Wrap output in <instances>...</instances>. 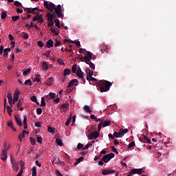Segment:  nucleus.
<instances>
[{"label": "nucleus", "instance_id": "nucleus-1", "mask_svg": "<svg viewBox=\"0 0 176 176\" xmlns=\"http://www.w3.org/2000/svg\"><path fill=\"white\" fill-rule=\"evenodd\" d=\"M98 85L101 93H105V91H108V90H109L112 86V83L107 80H100L98 82Z\"/></svg>", "mask_w": 176, "mask_h": 176}, {"label": "nucleus", "instance_id": "nucleus-2", "mask_svg": "<svg viewBox=\"0 0 176 176\" xmlns=\"http://www.w3.org/2000/svg\"><path fill=\"white\" fill-rule=\"evenodd\" d=\"M44 6L46 8V9H48V10H50L52 13H54V10L56 9V5L53 3L47 2V1H44Z\"/></svg>", "mask_w": 176, "mask_h": 176}, {"label": "nucleus", "instance_id": "nucleus-3", "mask_svg": "<svg viewBox=\"0 0 176 176\" xmlns=\"http://www.w3.org/2000/svg\"><path fill=\"white\" fill-rule=\"evenodd\" d=\"M54 12L57 14L58 19H63L64 17V14H63V8H61V5H58L55 7Z\"/></svg>", "mask_w": 176, "mask_h": 176}, {"label": "nucleus", "instance_id": "nucleus-4", "mask_svg": "<svg viewBox=\"0 0 176 176\" xmlns=\"http://www.w3.org/2000/svg\"><path fill=\"white\" fill-rule=\"evenodd\" d=\"M80 60L82 61H84V63H90V60H93V54L90 52H87V54L84 56L80 58Z\"/></svg>", "mask_w": 176, "mask_h": 176}, {"label": "nucleus", "instance_id": "nucleus-5", "mask_svg": "<svg viewBox=\"0 0 176 176\" xmlns=\"http://www.w3.org/2000/svg\"><path fill=\"white\" fill-rule=\"evenodd\" d=\"M115 157V154L113 153H111L109 154L105 155L102 158V160L104 163H108L111 159H113Z\"/></svg>", "mask_w": 176, "mask_h": 176}, {"label": "nucleus", "instance_id": "nucleus-6", "mask_svg": "<svg viewBox=\"0 0 176 176\" xmlns=\"http://www.w3.org/2000/svg\"><path fill=\"white\" fill-rule=\"evenodd\" d=\"M24 11L26 12V13L28 14L32 13V14H36V12H39V8H38V7L34 8H24Z\"/></svg>", "mask_w": 176, "mask_h": 176}, {"label": "nucleus", "instance_id": "nucleus-7", "mask_svg": "<svg viewBox=\"0 0 176 176\" xmlns=\"http://www.w3.org/2000/svg\"><path fill=\"white\" fill-rule=\"evenodd\" d=\"M100 137V133L98 131H94L91 133L89 135H88L87 138L88 140H96V138H98Z\"/></svg>", "mask_w": 176, "mask_h": 176}, {"label": "nucleus", "instance_id": "nucleus-8", "mask_svg": "<svg viewBox=\"0 0 176 176\" xmlns=\"http://www.w3.org/2000/svg\"><path fill=\"white\" fill-rule=\"evenodd\" d=\"M48 23L47 25L49 27H53L54 25V22L53 21V16H52V13L47 14Z\"/></svg>", "mask_w": 176, "mask_h": 176}, {"label": "nucleus", "instance_id": "nucleus-9", "mask_svg": "<svg viewBox=\"0 0 176 176\" xmlns=\"http://www.w3.org/2000/svg\"><path fill=\"white\" fill-rule=\"evenodd\" d=\"M38 21V23H45V19H43L42 15H39L38 12L36 14V16H35L32 19V21Z\"/></svg>", "mask_w": 176, "mask_h": 176}, {"label": "nucleus", "instance_id": "nucleus-10", "mask_svg": "<svg viewBox=\"0 0 176 176\" xmlns=\"http://www.w3.org/2000/svg\"><path fill=\"white\" fill-rule=\"evenodd\" d=\"M1 159L3 160V162H6V159H8V151L6 149L2 151Z\"/></svg>", "mask_w": 176, "mask_h": 176}, {"label": "nucleus", "instance_id": "nucleus-11", "mask_svg": "<svg viewBox=\"0 0 176 176\" xmlns=\"http://www.w3.org/2000/svg\"><path fill=\"white\" fill-rule=\"evenodd\" d=\"M79 81L77 79H73L67 85L68 87H72V86H78Z\"/></svg>", "mask_w": 176, "mask_h": 176}, {"label": "nucleus", "instance_id": "nucleus-12", "mask_svg": "<svg viewBox=\"0 0 176 176\" xmlns=\"http://www.w3.org/2000/svg\"><path fill=\"white\" fill-rule=\"evenodd\" d=\"M20 94V91H16L14 94V98L12 101V104H16V101H19V95Z\"/></svg>", "mask_w": 176, "mask_h": 176}, {"label": "nucleus", "instance_id": "nucleus-13", "mask_svg": "<svg viewBox=\"0 0 176 176\" xmlns=\"http://www.w3.org/2000/svg\"><path fill=\"white\" fill-rule=\"evenodd\" d=\"M113 173H116L115 170L107 169V170H104L102 172V174L103 175H109V174H113Z\"/></svg>", "mask_w": 176, "mask_h": 176}, {"label": "nucleus", "instance_id": "nucleus-14", "mask_svg": "<svg viewBox=\"0 0 176 176\" xmlns=\"http://www.w3.org/2000/svg\"><path fill=\"white\" fill-rule=\"evenodd\" d=\"M132 171L133 173V174H138V175H141V174H142V171H144V169L142 168H133L132 169Z\"/></svg>", "mask_w": 176, "mask_h": 176}, {"label": "nucleus", "instance_id": "nucleus-15", "mask_svg": "<svg viewBox=\"0 0 176 176\" xmlns=\"http://www.w3.org/2000/svg\"><path fill=\"white\" fill-rule=\"evenodd\" d=\"M76 76L80 78V79H81V80L83 81V84L85 85V83H86V80L85 79V78H83V72H76Z\"/></svg>", "mask_w": 176, "mask_h": 176}, {"label": "nucleus", "instance_id": "nucleus-16", "mask_svg": "<svg viewBox=\"0 0 176 176\" xmlns=\"http://www.w3.org/2000/svg\"><path fill=\"white\" fill-rule=\"evenodd\" d=\"M25 134H30V133L27 132V131H23L22 133L19 134V140L21 142L22 141L21 138H25Z\"/></svg>", "mask_w": 176, "mask_h": 176}, {"label": "nucleus", "instance_id": "nucleus-17", "mask_svg": "<svg viewBox=\"0 0 176 176\" xmlns=\"http://www.w3.org/2000/svg\"><path fill=\"white\" fill-rule=\"evenodd\" d=\"M45 47H48L49 49H50V47H53V40L52 38L47 41Z\"/></svg>", "mask_w": 176, "mask_h": 176}, {"label": "nucleus", "instance_id": "nucleus-18", "mask_svg": "<svg viewBox=\"0 0 176 176\" xmlns=\"http://www.w3.org/2000/svg\"><path fill=\"white\" fill-rule=\"evenodd\" d=\"M15 118V121L16 124H18V126H19L20 127H21V126H23V122H21V120L19 118H17V116H14Z\"/></svg>", "mask_w": 176, "mask_h": 176}, {"label": "nucleus", "instance_id": "nucleus-19", "mask_svg": "<svg viewBox=\"0 0 176 176\" xmlns=\"http://www.w3.org/2000/svg\"><path fill=\"white\" fill-rule=\"evenodd\" d=\"M41 67L44 71H47V69L49 68V66L47 65V62H43Z\"/></svg>", "mask_w": 176, "mask_h": 176}, {"label": "nucleus", "instance_id": "nucleus-20", "mask_svg": "<svg viewBox=\"0 0 176 176\" xmlns=\"http://www.w3.org/2000/svg\"><path fill=\"white\" fill-rule=\"evenodd\" d=\"M22 105H23V103L21 102V100H19V102L16 105L17 109H19V111H24V108L21 107Z\"/></svg>", "mask_w": 176, "mask_h": 176}, {"label": "nucleus", "instance_id": "nucleus-21", "mask_svg": "<svg viewBox=\"0 0 176 176\" xmlns=\"http://www.w3.org/2000/svg\"><path fill=\"white\" fill-rule=\"evenodd\" d=\"M46 85H47V86H52V85H53V77H50L47 80Z\"/></svg>", "mask_w": 176, "mask_h": 176}, {"label": "nucleus", "instance_id": "nucleus-22", "mask_svg": "<svg viewBox=\"0 0 176 176\" xmlns=\"http://www.w3.org/2000/svg\"><path fill=\"white\" fill-rule=\"evenodd\" d=\"M113 137L116 138H122L123 136L122 135V133L115 131L113 133Z\"/></svg>", "mask_w": 176, "mask_h": 176}, {"label": "nucleus", "instance_id": "nucleus-23", "mask_svg": "<svg viewBox=\"0 0 176 176\" xmlns=\"http://www.w3.org/2000/svg\"><path fill=\"white\" fill-rule=\"evenodd\" d=\"M12 105L11 104V106H7V111H8V113L10 116H12V113L13 112V110L12 109Z\"/></svg>", "mask_w": 176, "mask_h": 176}, {"label": "nucleus", "instance_id": "nucleus-24", "mask_svg": "<svg viewBox=\"0 0 176 176\" xmlns=\"http://www.w3.org/2000/svg\"><path fill=\"white\" fill-rule=\"evenodd\" d=\"M64 76H67V75H71V70L68 68L64 69L63 72Z\"/></svg>", "mask_w": 176, "mask_h": 176}, {"label": "nucleus", "instance_id": "nucleus-25", "mask_svg": "<svg viewBox=\"0 0 176 176\" xmlns=\"http://www.w3.org/2000/svg\"><path fill=\"white\" fill-rule=\"evenodd\" d=\"M12 166L14 171H19V165L17 164L16 162H13V164H12Z\"/></svg>", "mask_w": 176, "mask_h": 176}, {"label": "nucleus", "instance_id": "nucleus-26", "mask_svg": "<svg viewBox=\"0 0 176 176\" xmlns=\"http://www.w3.org/2000/svg\"><path fill=\"white\" fill-rule=\"evenodd\" d=\"M7 98L8 99V102L10 106H12V101H13V99L12 98V94H8Z\"/></svg>", "mask_w": 176, "mask_h": 176}, {"label": "nucleus", "instance_id": "nucleus-27", "mask_svg": "<svg viewBox=\"0 0 176 176\" xmlns=\"http://www.w3.org/2000/svg\"><path fill=\"white\" fill-rule=\"evenodd\" d=\"M84 111L88 113H91V109H90V107H89V105L84 106Z\"/></svg>", "mask_w": 176, "mask_h": 176}, {"label": "nucleus", "instance_id": "nucleus-28", "mask_svg": "<svg viewBox=\"0 0 176 176\" xmlns=\"http://www.w3.org/2000/svg\"><path fill=\"white\" fill-rule=\"evenodd\" d=\"M12 49L10 48H6L3 50V56L4 57H8V52H11Z\"/></svg>", "mask_w": 176, "mask_h": 176}, {"label": "nucleus", "instance_id": "nucleus-29", "mask_svg": "<svg viewBox=\"0 0 176 176\" xmlns=\"http://www.w3.org/2000/svg\"><path fill=\"white\" fill-rule=\"evenodd\" d=\"M56 142L58 145H59V146H63V145H64V144L63 143V140L60 138H56Z\"/></svg>", "mask_w": 176, "mask_h": 176}, {"label": "nucleus", "instance_id": "nucleus-30", "mask_svg": "<svg viewBox=\"0 0 176 176\" xmlns=\"http://www.w3.org/2000/svg\"><path fill=\"white\" fill-rule=\"evenodd\" d=\"M148 138L145 135H142V138H139V140L141 141V142H144V144L146 143V140Z\"/></svg>", "mask_w": 176, "mask_h": 176}, {"label": "nucleus", "instance_id": "nucleus-31", "mask_svg": "<svg viewBox=\"0 0 176 176\" xmlns=\"http://www.w3.org/2000/svg\"><path fill=\"white\" fill-rule=\"evenodd\" d=\"M31 101H32L33 102H36V104H37V105H39V102H38L37 99H36V96H33L30 98Z\"/></svg>", "mask_w": 176, "mask_h": 176}, {"label": "nucleus", "instance_id": "nucleus-32", "mask_svg": "<svg viewBox=\"0 0 176 176\" xmlns=\"http://www.w3.org/2000/svg\"><path fill=\"white\" fill-rule=\"evenodd\" d=\"M54 23L57 28H61V26H60V20L58 19H54Z\"/></svg>", "mask_w": 176, "mask_h": 176}, {"label": "nucleus", "instance_id": "nucleus-33", "mask_svg": "<svg viewBox=\"0 0 176 176\" xmlns=\"http://www.w3.org/2000/svg\"><path fill=\"white\" fill-rule=\"evenodd\" d=\"M84 159V157H80L78 159L76 160V162L74 163V165L76 166L79 164V163H80V162H82V160H83Z\"/></svg>", "mask_w": 176, "mask_h": 176}, {"label": "nucleus", "instance_id": "nucleus-34", "mask_svg": "<svg viewBox=\"0 0 176 176\" xmlns=\"http://www.w3.org/2000/svg\"><path fill=\"white\" fill-rule=\"evenodd\" d=\"M76 69H78V65L76 64L73 65L72 68L73 74H76Z\"/></svg>", "mask_w": 176, "mask_h": 176}, {"label": "nucleus", "instance_id": "nucleus-35", "mask_svg": "<svg viewBox=\"0 0 176 176\" xmlns=\"http://www.w3.org/2000/svg\"><path fill=\"white\" fill-rule=\"evenodd\" d=\"M86 64H87L88 65H89L90 68L91 69H96V65H94V63H91V62H88L86 63Z\"/></svg>", "mask_w": 176, "mask_h": 176}, {"label": "nucleus", "instance_id": "nucleus-36", "mask_svg": "<svg viewBox=\"0 0 176 176\" xmlns=\"http://www.w3.org/2000/svg\"><path fill=\"white\" fill-rule=\"evenodd\" d=\"M53 163H54V164H58V163H60V157H55L54 158Z\"/></svg>", "mask_w": 176, "mask_h": 176}, {"label": "nucleus", "instance_id": "nucleus-37", "mask_svg": "<svg viewBox=\"0 0 176 176\" xmlns=\"http://www.w3.org/2000/svg\"><path fill=\"white\" fill-rule=\"evenodd\" d=\"M111 122L110 120H109V121H104V122H103V127H107V126H111Z\"/></svg>", "mask_w": 176, "mask_h": 176}, {"label": "nucleus", "instance_id": "nucleus-38", "mask_svg": "<svg viewBox=\"0 0 176 176\" xmlns=\"http://www.w3.org/2000/svg\"><path fill=\"white\" fill-rule=\"evenodd\" d=\"M47 131H48V133H50L51 134H54L55 131H54L53 127L48 126L47 127Z\"/></svg>", "mask_w": 176, "mask_h": 176}, {"label": "nucleus", "instance_id": "nucleus-39", "mask_svg": "<svg viewBox=\"0 0 176 176\" xmlns=\"http://www.w3.org/2000/svg\"><path fill=\"white\" fill-rule=\"evenodd\" d=\"M30 72H31V69H28L26 71H24L23 72V76H28V75H30Z\"/></svg>", "mask_w": 176, "mask_h": 176}, {"label": "nucleus", "instance_id": "nucleus-40", "mask_svg": "<svg viewBox=\"0 0 176 176\" xmlns=\"http://www.w3.org/2000/svg\"><path fill=\"white\" fill-rule=\"evenodd\" d=\"M60 108H62V109H67V108H69V104L64 103L61 105Z\"/></svg>", "mask_w": 176, "mask_h": 176}, {"label": "nucleus", "instance_id": "nucleus-41", "mask_svg": "<svg viewBox=\"0 0 176 176\" xmlns=\"http://www.w3.org/2000/svg\"><path fill=\"white\" fill-rule=\"evenodd\" d=\"M128 132H129V129H127L120 130V133H121L122 137H123V135H124V134H126V133H128Z\"/></svg>", "mask_w": 176, "mask_h": 176}, {"label": "nucleus", "instance_id": "nucleus-42", "mask_svg": "<svg viewBox=\"0 0 176 176\" xmlns=\"http://www.w3.org/2000/svg\"><path fill=\"white\" fill-rule=\"evenodd\" d=\"M41 107H46V102L45 101V97L41 98Z\"/></svg>", "mask_w": 176, "mask_h": 176}, {"label": "nucleus", "instance_id": "nucleus-43", "mask_svg": "<svg viewBox=\"0 0 176 176\" xmlns=\"http://www.w3.org/2000/svg\"><path fill=\"white\" fill-rule=\"evenodd\" d=\"M14 6H16V8H20L21 6H23V4H21V3H20L19 1H16L14 3Z\"/></svg>", "mask_w": 176, "mask_h": 176}, {"label": "nucleus", "instance_id": "nucleus-44", "mask_svg": "<svg viewBox=\"0 0 176 176\" xmlns=\"http://www.w3.org/2000/svg\"><path fill=\"white\" fill-rule=\"evenodd\" d=\"M12 21L16 22L17 20H20V16H12Z\"/></svg>", "mask_w": 176, "mask_h": 176}, {"label": "nucleus", "instance_id": "nucleus-45", "mask_svg": "<svg viewBox=\"0 0 176 176\" xmlns=\"http://www.w3.org/2000/svg\"><path fill=\"white\" fill-rule=\"evenodd\" d=\"M51 31L53 34H54V35H58V30L57 28H51Z\"/></svg>", "mask_w": 176, "mask_h": 176}, {"label": "nucleus", "instance_id": "nucleus-46", "mask_svg": "<svg viewBox=\"0 0 176 176\" xmlns=\"http://www.w3.org/2000/svg\"><path fill=\"white\" fill-rule=\"evenodd\" d=\"M92 144L91 143H88L85 145V147L82 148V151H86V149H89L90 146H91Z\"/></svg>", "mask_w": 176, "mask_h": 176}, {"label": "nucleus", "instance_id": "nucleus-47", "mask_svg": "<svg viewBox=\"0 0 176 176\" xmlns=\"http://www.w3.org/2000/svg\"><path fill=\"white\" fill-rule=\"evenodd\" d=\"M72 120V118L69 117L67 120L65 122V126H69V124H71V122Z\"/></svg>", "mask_w": 176, "mask_h": 176}, {"label": "nucleus", "instance_id": "nucleus-48", "mask_svg": "<svg viewBox=\"0 0 176 176\" xmlns=\"http://www.w3.org/2000/svg\"><path fill=\"white\" fill-rule=\"evenodd\" d=\"M6 16H8V14L6 13V12H3L1 15V19L2 20H5V19H6Z\"/></svg>", "mask_w": 176, "mask_h": 176}, {"label": "nucleus", "instance_id": "nucleus-49", "mask_svg": "<svg viewBox=\"0 0 176 176\" xmlns=\"http://www.w3.org/2000/svg\"><path fill=\"white\" fill-rule=\"evenodd\" d=\"M135 146V142H131L129 146H128V149H131V148H134V146Z\"/></svg>", "mask_w": 176, "mask_h": 176}, {"label": "nucleus", "instance_id": "nucleus-50", "mask_svg": "<svg viewBox=\"0 0 176 176\" xmlns=\"http://www.w3.org/2000/svg\"><path fill=\"white\" fill-rule=\"evenodd\" d=\"M24 85H28V86H31L32 85V81H31V80H27L25 81Z\"/></svg>", "mask_w": 176, "mask_h": 176}, {"label": "nucleus", "instance_id": "nucleus-51", "mask_svg": "<svg viewBox=\"0 0 176 176\" xmlns=\"http://www.w3.org/2000/svg\"><path fill=\"white\" fill-rule=\"evenodd\" d=\"M22 34H23V39H28L29 38L28 33L23 32Z\"/></svg>", "mask_w": 176, "mask_h": 176}, {"label": "nucleus", "instance_id": "nucleus-52", "mask_svg": "<svg viewBox=\"0 0 176 176\" xmlns=\"http://www.w3.org/2000/svg\"><path fill=\"white\" fill-rule=\"evenodd\" d=\"M49 96L50 97V98H52V100H54V98H56V94L51 92L49 94Z\"/></svg>", "mask_w": 176, "mask_h": 176}, {"label": "nucleus", "instance_id": "nucleus-53", "mask_svg": "<svg viewBox=\"0 0 176 176\" xmlns=\"http://www.w3.org/2000/svg\"><path fill=\"white\" fill-rule=\"evenodd\" d=\"M94 72H93V70H91V69H89L88 70V72H87V75L88 76H89V78H91L94 75Z\"/></svg>", "mask_w": 176, "mask_h": 176}, {"label": "nucleus", "instance_id": "nucleus-54", "mask_svg": "<svg viewBox=\"0 0 176 176\" xmlns=\"http://www.w3.org/2000/svg\"><path fill=\"white\" fill-rule=\"evenodd\" d=\"M57 63L58 64H60V65H65V63H64V60H63V59H61V58L58 59Z\"/></svg>", "mask_w": 176, "mask_h": 176}, {"label": "nucleus", "instance_id": "nucleus-55", "mask_svg": "<svg viewBox=\"0 0 176 176\" xmlns=\"http://www.w3.org/2000/svg\"><path fill=\"white\" fill-rule=\"evenodd\" d=\"M59 45H61V42L57 39H55L54 46L57 47V46H59Z\"/></svg>", "mask_w": 176, "mask_h": 176}, {"label": "nucleus", "instance_id": "nucleus-56", "mask_svg": "<svg viewBox=\"0 0 176 176\" xmlns=\"http://www.w3.org/2000/svg\"><path fill=\"white\" fill-rule=\"evenodd\" d=\"M111 151L112 152H114V153H116L117 155H119V151L116 149L115 146H111Z\"/></svg>", "mask_w": 176, "mask_h": 176}, {"label": "nucleus", "instance_id": "nucleus-57", "mask_svg": "<svg viewBox=\"0 0 176 176\" xmlns=\"http://www.w3.org/2000/svg\"><path fill=\"white\" fill-rule=\"evenodd\" d=\"M32 176H36V167L35 166L32 168Z\"/></svg>", "mask_w": 176, "mask_h": 176}, {"label": "nucleus", "instance_id": "nucleus-58", "mask_svg": "<svg viewBox=\"0 0 176 176\" xmlns=\"http://www.w3.org/2000/svg\"><path fill=\"white\" fill-rule=\"evenodd\" d=\"M30 143L32 144V145H33V146L35 145L36 141H35V139L34 138H30Z\"/></svg>", "mask_w": 176, "mask_h": 176}, {"label": "nucleus", "instance_id": "nucleus-59", "mask_svg": "<svg viewBox=\"0 0 176 176\" xmlns=\"http://www.w3.org/2000/svg\"><path fill=\"white\" fill-rule=\"evenodd\" d=\"M43 56H45L47 58L50 57V50H47L46 53H43Z\"/></svg>", "mask_w": 176, "mask_h": 176}, {"label": "nucleus", "instance_id": "nucleus-60", "mask_svg": "<svg viewBox=\"0 0 176 176\" xmlns=\"http://www.w3.org/2000/svg\"><path fill=\"white\" fill-rule=\"evenodd\" d=\"M102 126H103V122H100L98 126V131H101V127H102Z\"/></svg>", "mask_w": 176, "mask_h": 176}, {"label": "nucleus", "instance_id": "nucleus-61", "mask_svg": "<svg viewBox=\"0 0 176 176\" xmlns=\"http://www.w3.org/2000/svg\"><path fill=\"white\" fill-rule=\"evenodd\" d=\"M36 113L37 115H42V108H38L36 109Z\"/></svg>", "mask_w": 176, "mask_h": 176}, {"label": "nucleus", "instance_id": "nucleus-62", "mask_svg": "<svg viewBox=\"0 0 176 176\" xmlns=\"http://www.w3.org/2000/svg\"><path fill=\"white\" fill-rule=\"evenodd\" d=\"M83 148V144L82 143H78L77 145V149H82Z\"/></svg>", "mask_w": 176, "mask_h": 176}, {"label": "nucleus", "instance_id": "nucleus-63", "mask_svg": "<svg viewBox=\"0 0 176 176\" xmlns=\"http://www.w3.org/2000/svg\"><path fill=\"white\" fill-rule=\"evenodd\" d=\"M37 45L39 46V47H43V42L41 41H38Z\"/></svg>", "mask_w": 176, "mask_h": 176}, {"label": "nucleus", "instance_id": "nucleus-64", "mask_svg": "<svg viewBox=\"0 0 176 176\" xmlns=\"http://www.w3.org/2000/svg\"><path fill=\"white\" fill-rule=\"evenodd\" d=\"M36 140H37V142L38 144H42V138L41 137H37Z\"/></svg>", "mask_w": 176, "mask_h": 176}]
</instances>
